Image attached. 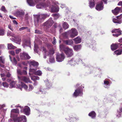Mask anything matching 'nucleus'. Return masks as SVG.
Segmentation results:
<instances>
[{"label": "nucleus", "instance_id": "26", "mask_svg": "<svg viewBox=\"0 0 122 122\" xmlns=\"http://www.w3.org/2000/svg\"><path fill=\"white\" fill-rule=\"evenodd\" d=\"M81 48V46L80 45H75L73 46L74 50L77 51L80 50Z\"/></svg>", "mask_w": 122, "mask_h": 122}, {"label": "nucleus", "instance_id": "47", "mask_svg": "<svg viewBox=\"0 0 122 122\" xmlns=\"http://www.w3.org/2000/svg\"><path fill=\"white\" fill-rule=\"evenodd\" d=\"M45 82L46 83V85L48 86L49 88H50V87L49 86V85H50V86H51V84H49V83L48 82V81L47 80L46 81V80L45 81Z\"/></svg>", "mask_w": 122, "mask_h": 122}, {"label": "nucleus", "instance_id": "9", "mask_svg": "<svg viewBox=\"0 0 122 122\" xmlns=\"http://www.w3.org/2000/svg\"><path fill=\"white\" fill-rule=\"evenodd\" d=\"M53 23V22L51 18L44 24V25L47 28H49L52 25Z\"/></svg>", "mask_w": 122, "mask_h": 122}, {"label": "nucleus", "instance_id": "42", "mask_svg": "<svg viewBox=\"0 0 122 122\" xmlns=\"http://www.w3.org/2000/svg\"><path fill=\"white\" fill-rule=\"evenodd\" d=\"M55 19H57L59 17V15L58 14H54L52 15Z\"/></svg>", "mask_w": 122, "mask_h": 122}, {"label": "nucleus", "instance_id": "38", "mask_svg": "<svg viewBox=\"0 0 122 122\" xmlns=\"http://www.w3.org/2000/svg\"><path fill=\"white\" fill-rule=\"evenodd\" d=\"M7 35L8 36H10L13 37H15V36L14 35V34L10 31H8Z\"/></svg>", "mask_w": 122, "mask_h": 122}, {"label": "nucleus", "instance_id": "54", "mask_svg": "<svg viewBox=\"0 0 122 122\" xmlns=\"http://www.w3.org/2000/svg\"><path fill=\"white\" fill-rule=\"evenodd\" d=\"M21 49H19L16 50V54H18L21 51Z\"/></svg>", "mask_w": 122, "mask_h": 122}, {"label": "nucleus", "instance_id": "63", "mask_svg": "<svg viewBox=\"0 0 122 122\" xmlns=\"http://www.w3.org/2000/svg\"><path fill=\"white\" fill-rule=\"evenodd\" d=\"M23 73L25 75H26L27 74V72L26 71H23Z\"/></svg>", "mask_w": 122, "mask_h": 122}, {"label": "nucleus", "instance_id": "23", "mask_svg": "<svg viewBox=\"0 0 122 122\" xmlns=\"http://www.w3.org/2000/svg\"><path fill=\"white\" fill-rule=\"evenodd\" d=\"M121 10L120 8L117 7L114 10H112V12L115 15H117Z\"/></svg>", "mask_w": 122, "mask_h": 122}, {"label": "nucleus", "instance_id": "10", "mask_svg": "<svg viewBox=\"0 0 122 122\" xmlns=\"http://www.w3.org/2000/svg\"><path fill=\"white\" fill-rule=\"evenodd\" d=\"M16 81H12L10 83V88H11L13 87L19 88L21 90V88H20V86H18L17 84H16Z\"/></svg>", "mask_w": 122, "mask_h": 122}, {"label": "nucleus", "instance_id": "12", "mask_svg": "<svg viewBox=\"0 0 122 122\" xmlns=\"http://www.w3.org/2000/svg\"><path fill=\"white\" fill-rule=\"evenodd\" d=\"M16 122H26V119L25 116L24 115H21L18 117Z\"/></svg>", "mask_w": 122, "mask_h": 122}, {"label": "nucleus", "instance_id": "33", "mask_svg": "<svg viewBox=\"0 0 122 122\" xmlns=\"http://www.w3.org/2000/svg\"><path fill=\"white\" fill-rule=\"evenodd\" d=\"M21 85H19V86H20V88H21V90H22V88H24L27 91V90L28 89H27L28 87L25 84H24V83H23L21 82Z\"/></svg>", "mask_w": 122, "mask_h": 122}, {"label": "nucleus", "instance_id": "58", "mask_svg": "<svg viewBox=\"0 0 122 122\" xmlns=\"http://www.w3.org/2000/svg\"><path fill=\"white\" fill-rule=\"evenodd\" d=\"M13 63L15 65H16L17 63V61L15 57H14L13 59Z\"/></svg>", "mask_w": 122, "mask_h": 122}, {"label": "nucleus", "instance_id": "64", "mask_svg": "<svg viewBox=\"0 0 122 122\" xmlns=\"http://www.w3.org/2000/svg\"><path fill=\"white\" fill-rule=\"evenodd\" d=\"M0 75L1 77H2L5 76V74H1Z\"/></svg>", "mask_w": 122, "mask_h": 122}, {"label": "nucleus", "instance_id": "56", "mask_svg": "<svg viewBox=\"0 0 122 122\" xmlns=\"http://www.w3.org/2000/svg\"><path fill=\"white\" fill-rule=\"evenodd\" d=\"M42 50L43 51L45 52L46 55L47 54V52L46 51L45 48L44 47H42Z\"/></svg>", "mask_w": 122, "mask_h": 122}, {"label": "nucleus", "instance_id": "31", "mask_svg": "<svg viewBox=\"0 0 122 122\" xmlns=\"http://www.w3.org/2000/svg\"><path fill=\"white\" fill-rule=\"evenodd\" d=\"M31 74H30V75ZM30 76L31 77V79L34 81H35L36 80H38L39 79V77L38 76H31L30 75Z\"/></svg>", "mask_w": 122, "mask_h": 122}, {"label": "nucleus", "instance_id": "62", "mask_svg": "<svg viewBox=\"0 0 122 122\" xmlns=\"http://www.w3.org/2000/svg\"><path fill=\"white\" fill-rule=\"evenodd\" d=\"M35 33L37 34H40V31L39 30H35Z\"/></svg>", "mask_w": 122, "mask_h": 122}, {"label": "nucleus", "instance_id": "20", "mask_svg": "<svg viewBox=\"0 0 122 122\" xmlns=\"http://www.w3.org/2000/svg\"><path fill=\"white\" fill-rule=\"evenodd\" d=\"M15 37H15V39L14 41V42L17 44H20V42H21L20 37H19L18 36H15Z\"/></svg>", "mask_w": 122, "mask_h": 122}, {"label": "nucleus", "instance_id": "19", "mask_svg": "<svg viewBox=\"0 0 122 122\" xmlns=\"http://www.w3.org/2000/svg\"><path fill=\"white\" fill-rule=\"evenodd\" d=\"M64 43L67 45H70L73 44V42L71 39L63 41Z\"/></svg>", "mask_w": 122, "mask_h": 122}, {"label": "nucleus", "instance_id": "60", "mask_svg": "<svg viewBox=\"0 0 122 122\" xmlns=\"http://www.w3.org/2000/svg\"><path fill=\"white\" fill-rule=\"evenodd\" d=\"M13 23L15 25H17L18 24L17 22L15 20H13Z\"/></svg>", "mask_w": 122, "mask_h": 122}, {"label": "nucleus", "instance_id": "1", "mask_svg": "<svg viewBox=\"0 0 122 122\" xmlns=\"http://www.w3.org/2000/svg\"><path fill=\"white\" fill-rule=\"evenodd\" d=\"M49 16V15L46 14L35 15L34 20L35 25L37 26L38 23L43 22L45 19Z\"/></svg>", "mask_w": 122, "mask_h": 122}, {"label": "nucleus", "instance_id": "3", "mask_svg": "<svg viewBox=\"0 0 122 122\" xmlns=\"http://www.w3.org/2000/svg\"><path fill=\"white\" fill-rule=\"evenodd\" d=\"M66 33V34L69 35L71 38H73L78 35V32L77 30L74 28H72Z\"/></svg>", "mask_w": 122, "mask_h": 122}, {"label": "nucleus", "instance_id": "17", "mask_svg": "<svg viewBox=\"0 0 122 122\" xmlns=\"http://www.w3.org/2000/svg\"><path fill=\"white\" fill-rule=\"evenodd\" d=\"M48 6L46 5L43 3H40V4H38L36 6V7L38 9H42L43 8H46Z\"/></svg>", "mask_w": 122, "mask_h": 122}, {"label": "nucleus", "instance_id": "30", "mask_svg": "<svg viewBox=\"0 0 122 122\" xmlns=\"http://www.w3.org/2000/svg\"><path fill=\"white\" fill-rule=\"evenodd\" d=\"M16 48V47L13 46L11 43L8 44V49H14Z\"/></svg>", "mask_w": 122, "mask_h": 122}, {"label": "nucleus", "instance_id": "25", "mask_svg": "<svg viewBox=\"0 0 122 122\" xmlns=\"http://www.w3.org/2000/svg\"><path fill=\"white\" fill-rule=\"evenodd\" d=\"M27 2L28 5L30 6H34L35 5L33 0H27Z\"/></svg>", "mask_w": 122, "mask_h": 122}, {"label": "nucleus", "instance_id": "40", "mask_svg": "<svg viewBox=\"0 0 122 122\" xmlns=\"http://www.w3.org/2000/svg\"><path fill=\"white\" fill-rule=\"evenodd\" d=\"M104 83L105 85L104 86V87L105 88L107 87V86H109V82L108 81L105 80L104 81Z\"/></svg>", "mask_w": 122, "mask_h": 122}, {"label": "nucleus", "instance_id": "41", "mask_svg": "<svg viewBox=\"0 0 122 122\" xmlns=\"http://www.w3.org/2000/svg\"><path fill=\"white\" fill-rule=\"evenodd\" d=\"M5 59L3 56H0V61L3 64H4L5 63Z\"/></svg>", "mask_w": 122, "mask_h": 122}, {"label": "nucleus", "instance_id": "11", "mask_svg": "<svg viewBox=\"0 0 122 122\" xmlns=\"http://www.w3.org/2000/svg\"><path fill=\"white\" fill-rule=\"evenodd\" d=\"M18 78L19 80L23 81L27 83L28 82L30 83H32L29 78H27L25 76H18Z\"/></svg>", "mask_w": 122, "mask_h": 122}, {"label": "nucleus", "instance_id": "39", "mask_svg": "<svg viewBox=\"0 0 122 122\" xmlns=\"http://www.w3.org/2000/svg\"><path fill=\"white\" fill-rule=\"evenodd\" d=\"M49 61L51 63L54 62L55 61L54 57L52 56L50 57L49 58Z\"/></svg>", "mask_w": 122, "mask_h": 122}, {"label": "nucleus", "instance_id": "28", "mask_svg": "<svg viewBox=\"0 0 122 122\" xmlns=\"http://www.w3.org/2000/svg\"><path fill=\"white\" fill-rule=\"evenodd\" d=\"M121 31L120 30V29H115L112 31V33H120V34H121Z\"/></svg>", "mask_w": 122, "mask_h": 122}, {"label": "nucleus", "instance_id": "14", "mask_svg": "<svg viewBox=\"0 0 122 122\" xmlns=\"http://www.w3.org/2000/svg\"><path fill=\"white\" fill-rule=\"evenodd\" d=\"M29 63L30 65L34 67H37L39 65V63L33 60H30L29 61Z\"/></svg>", "mask_w": 122, "mask_h": 122}, {"label": "nucleus", "instance_id": "46", "mask_svg": "<svg viewBox=\"0 0 122 122\" xmlns=\"http://www.w3.org/2000/svg\"><path fill=\"white\" fill-rule=\"evenodd\" d=\"M29 89H27V91H31L32 89H33V87L32 85H29Z\"/></svg>", "mask_w": 122, "mask_h": 122}, {"label": "nucleus", "instance_id": "32", "mask_svg": "<svg viewBox=\"0 0 122 122\" xmlns=\"http://www.w3.org/2000/svg\"><path fill=\"white\" fill-rule=\"evenodd\" d=\"M62 26L63 28L66 29H68L69 27V25L66 22H64L62 24Z\"/></svg>", "mask_w": 122, "mask_h": 122}, {"label": "nucleus", "instance_id": "57", "mask_svg": "<svg viewBox=\"0 0 122 122\" xmlns=\"http://www.w3.org/2000/svg\"><path fill=\"white\" fill-rule=\"evenodd\" d=\"M8 27L9 29H10L12 31L13 30V28L10 25H8Z\"/></svg>", "mask_w": 122, "mask_h": 122}, {"label": "nucleus", "instance_id": "6", "mask_svg": "<svg viewBox=\"0 0 122 122\" xmlns=\"http://www.w3.org/2000/svg\"><path fill=\"white\" fill-rule=\"evenodd\" d=\"M36 69H35L33 68L30 69L29 70V73L30 76V74L32 73L39 76L41 75L42 73L41 71L40 70L36 71Z\"/></svg>", "mask_w": 122, "mask_h": 122}, {"label": "nucleus", "instance_id": "16", "mask_svg": "<svg viewBox=\"0 0 122 122\" xmlns=\"http://www.w3.org/2000/svg\"><path fill=\"white\" fill-rule=\"evenodd\" d=\"M121 16H117V19L114 18L113 19V22L115 23H118L120 24L121 23V21H120V19L121 18Z\"/></svg>", "mask_w": 122, "mask_h": 122}, {"label": "nucleus", "instance_id": "55", "mask_svg": "<svg viewBox=\"0 0 122 122\" xmlns=\"http://www.w3.org/2000/svg\"><path fill=\"white\" fill-rule=\"evenodd\" d=\"M121 113L120 112L118 111L117 114V117H118V118L121 117Z\"/></svg>", "mask_w": 122, "mask_h": 122}, {"label": "nucleus", "instance_id": "59", "mask_svg": "<svg viewBox=\"0 0 122 122\" xmlns=\"http://www.w3.org/2000/svg\"><path fill=\"white\" fill-rule=\"evenodd\" d=\"M11 76V74L9 72H8L6 74V76L7 77H10Z\"/></svg>", "mask_w": 122, "mask_h": 122}, {"label": "nucleus", "instance_id": "52", "mask_svg": "<svg viewBox=\"0 0 122 122\" xmlns=\"http://www.w3.org/2000/svg\"><path fill=\"white\" fill-rule=\"evenodd\" d=\"M113 36H114L117 37L119 36L121 34H120V33H115V34H113Z\"/></svg>", "mask_w": 122, "mask_h": 122}, {"label": "nucleus", "instance_id": "29", "mask_svg": "<svg viewBox=\"0 0 122 122\" xmlns=\"http://www.w3.org/2000/svg\"><path fill=\"white\" fill-rule=\"evenodd\" d=\"M88 115L92 118H94L96 117V114L94 111H92L89 113Z\"/></svg>", "mask_w": 122, "mask_h": 122}, {"label": "nucleus", "instance_id": "21", "mask_svg": "<svg viewBox=\"0 0 122 122\" xmlns=\"http://www.w3.org/2000/svg\"><path fill=\"white\" fill-rule=\"evenodd\" d=\"M120 45L119 43L118 44H113L111 46V49L112 50L114 51L117 49L118 46Z\"/></svg>", "mask_w": 122, "mask_h": 122}, {"label": "nucleus", "instance_id": "50", "mask_svg": "<svg viewBox=\"0 0 122 122\" xmlns=\"http://www.w3.org/2000/svg\"><path fill=\"white\" fill-rule=\"evenodd\" d=\"M56 40L55 37H54L53 38V41L52 42V43L53 44L55 45L56 44Z\"/></svg>", "mask_w": 122, "mask_h": 122}, {"label": "nucleus", "instance_id": "61", "mask_svg": "<svg viewBox=\"0 0 122 122\" xmlns=\"http://www.w3.org/2000/svg\"><path fill=\"white\" fill-rule=\"evenodd\" d=\"M118 5H121L122 6V1H120L118 4Z\"/></svg>", "mask_w": 122, "mask_h": 122}, {"label": "nucleus", "instance_id": "8", "mask_svg": "<svg viewBox=\"0 0 122 122\" xmlns=\"http://www.w3.org/2000/svg\"><path fill=\"white\" fill-rule=\"evenodd\" d=\"M82 91L81 89H79L75 90V91L74 93L73 96V97H76L78 96H81L82 95Z\"/></svg>", "mask_w": 122, "mask_h": 122}, {"label": "nucleus", "instance_id": "53", "mask_svg": "<svg viewBox=\"0 0 122 122\" xmlns=\"http://www.w3.org/2000/svg\"><path fill=\"white\" fill-rule=\"evenodd\" d=\"M10 54H11L13 56H14L15 55V52L13 51H10L9 52Z\"/></svg>", "mask_w": 122, "mask_h": 122}, {"label": "nucleus", "instance_id": "44", "mask_svg": "<svg viewBox=\"0 0 122 122\" xmlns=\"http://www.w3.org/2000/svg\"><path fill=\"white\" fill-rule=\"evenodd\" d=\"M4 30L3 29H0V36L4 35Z\"/></svg>", "mask_w": 122, "mask_h": 122}, {"label": "nucleus", "instance_id": "15", "mask_svg": "<svg viewBox=\"0 0 122 122\" xmlns=\"http://www.w3.org/2000/svg\"><path fill=\"white\" fill-rule=\"evenodd\" d=\"M23 111L25 115H28L30 114V109L28 107L26 106L23 109Z\"/></svg>", "mask_w": 122, "mask_h": 122}, {"label": "nucleus", "instance_id": "5", "mask_svg": "<svg viewBox=\"0 0 122 122\" xmlns=\"http://www.w3.org/2000/svg\"><path fill=\"white\" fill-rule=\"evenodd\" d=\"M80 60L78 57L77 56L75 58H72L68 62V63L71 65H74L76 63H78Z\"/></svg>", "mask_w": 122, "mask_h": 122}, {"label": "nucleus", "instance_id": "34", "mask_svg": "<svg viewBox=\"0 0 122 122\" xmlns=\"http://www.w3.org/2000/svg\"><path fill=\"white\" fill-rule=\"evenodd\" d=\"M19 110L17 108L12 109L11 111V117L12 116V115H13V113H19Z\"/></svg>", "mask_w": 122, "mask_h": 122}, {"label": "nucleus", "instance_id": "51", "mask_svg": "<svg viewBox=\"0 0 122 122\" xmlns=\"http://www.w3.org/2000/svg\"><path fill=\"white\" fill-rule=\"evenodd\" d=\"M28 27H23L20 28L19 29V30L20 31H21L23 30H24L25 29H27Z\"/></svg>", "mask_w": 122, "mask_h": 122}, {"label": "nucleus", "instance_id": "24", "mask_svg": "<svg viewBox=\"0 0 122 122\" xmlns=\"http://www.w3.org/2000/svg\"><path fill=\"white\" fill-rule=\"evenodd\" d=\"M24 14L25 12L22 10L17 11L16 13V15L17 16H21Z\"/></svg>", "mask_w": 122, "mask_h": 122}, {"label": "nucleus", "instance_id": "22", "mask_svg": "<svg viewBox=\"0 0 122 122\" xmlns=\"http://www.w3.org/2000/svg\"><path fill=\"white\" fill-rule=\"evenodd\" d=\"M75 43L76 44H77L80 43L81 41V39L79 36H78L73 39Z\"/></svg>", "mask_w": 122, "mask_h": 122}, {"label": "nucleus", "instance_id": "37", "mask_svg": "<svg viewBox=\"0 0 122 122\" xmlns=\"http://www.w3.org/2000/svg\"><path fill=\"white\" fill-rule=\"evenodd\" d=\"M95 4L94 1H93V2L90 1L89 3V6L90 8H92L94 7Z\"/></svg>", "mask_w": 122, "mask_h": 122}, {"label": "nucleus", "instance_id": "43", "mask_svg": "<svg viewBox=\"0 0 122 122\" xmlns=\"http://www.w3.org/2000/svg\"><path fill=\"white\" fill-rule=\"evenodd\" d=\"M2 86H3L7 88L9 86L8 84L5 82H3L2 84Z\"/></svg>", "mask_w": 122, "mask_h": 122}, {"label": "nucleus", "instance_id": "13", "mask_svg": "<svg viewBox=\"0 0 122 122\" xmlns=\"http://www.w3.org/2000/svg\"><path fill=\"white\" fill-rule=\"evenodd\" d=\"M103 8V6L102 1H101L100 3H98L96 7V9L98 11H100L102 10Z\"/></svg>", "mask_w": 122, "mask_h": 122}, {"label": "nucleus", "instance_id": "7", "mask_svg": "<svg viewBox=\"0 0 122 122\" xmlns=\"http://www.w3.org/2000/svg\"><path fill=\"white\" fill-rule=\"evenodd\" d=\"M20 58L23 60L28 59L30 58V57L28 54L24 52L20 53Z\"/></svg>", "mask_w": 122, "mask_h": 122}, {"label": "nucleus", "instance_id": "48", "mask_svg": "<svg viewBox=\"0 0 122 122\" xmlns=\"http://www.w3.org/2000/svg\"><path fill=\"white\" fill-rule=\"evenodd\" d=\"M1 10L2 11H3L4 12L6 11V10L5 9V7L4 6H2L1 8Z\"/></svg>", "mask_w": 122, "mask_h": 122}, {"label": "nucleus", "instance_id": "4", "mask_svg": "<svg viewBox=\"0 0 122 122\" xmlns=\"http://www.w3.org/2000/svg\"><path fill=\"white\" fill-rule=\"evenodd\" d=\"M56 61L58 62H61L65 58L64 54L63 53L61 54L57 53L56 57Z\"/></svg>", "mask_w": 122, "mask_h": 122}, {"label": "nucleus", "instance_id": "45", "mask_svg": "<svg viewBox=\"0 0 122 122\" xmlns=\"http://www.w3.org/2000/svg\"><path fill=\"white\" fill-rule=\"evenodd\" d=\"M17 74L18 75V76H19V75H21L22 74V73L21 72L20 69H17Z\"/></svg>", "mask_w": 122, "mask_h": 122}, {"label": "nucleus", "instance_id": "35", "mask_svg": "<svg viewBox=\"0 0 122 122\" xmlns=\"http://www.w3.org/2000/svg\"><path fill=\"white\" fill-rule=\"evenodd\" d=\"M122 52V50L121 49L117 50L114 51V53L115 54L118 55L121 54Z\"/></svg>", "mask_w": 122, "mask_h": 122}, {"label": "nucleus", "instance_id": "49", "mask_svg": "<svg viewBox=\"0 0 122 122\" xmlns=\"http://www.w3.org/2000/svg\"><path fill=\"white\" fill-rule=\"evenodd\" d=\"M37 46L35 44L34 45V51L36 52H37Z\"/></svg>", "mask_w": 122, "mask_h": 122}, {"label": "nucleus", "instance_id": "18", "mask_svg": "<svg viewBox=\"0 0 122 122\" xmlns=\"http://www.w3.org/2000/svg\"><path fill=\"white\" fill-rule=\"evenodd\" d=\"M48 46V48H49V50L48 52V55H52L54 53V50L52 47V46L51 45H50L49 47Z\"/></svg>", "mask_w": 122, "mask_h": 122}, {"label": "nucleus", "instance_id": "36", "mask_svg": "<svg viewBox=\"0 0 122 122\" xmlns=\"http://www.w3.org/2000/svg\"><path fill=\"white\" fill-rule=\"evenodd\" d=\"M51 10L52 12H58L59 11V9L55 6H53L51 8Z\"/></svg>", "mask_w": 122, "mask_h": 122}, {"label": "nucleus", "instance_id": "27", "mask_svg": "<svg viewBox=\"0 0 122 122\" xmlns=\"http://www.w3.org/2000/svg\"><path fill=\"white\" fill-rule=\"evenodd\" d=\"M46 90V89H44L42 87L41 88L39 92H37L36 93L37 94H40L41 93H42L43 94H45L46 93L45 90Z\"/></svg>", "mask_w": 122, "mask_h": 122}, {"label": "nucleus", "instance_id": "2", "mask_svg": "<svg viewBox=\"0 0 122 122\" xmlns=\"http://www.w3.org/2000/svg\"><path fill=\"white\" fill-rule=\"evenodd\" d=\"M60 48L61 51H64L67 57H71L73 56V53L72 49L68 47H65V46L63 44L60 45Z\"/></svg>", "mask_w": 122, "mask_h": 122}]
</instances>
